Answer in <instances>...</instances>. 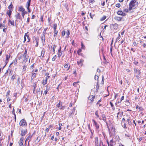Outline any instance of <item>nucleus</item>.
I'll list each match as a JSON object with an SVG mask.
<instances>
[{
	"label": "nucleus",
	"instance_id": "nucleus-1",
	"mask_svg": "<svg viewBox=\"0 0 146 146\" xmlns=\"http://www.w3.org/2000/svg\"><path fill=\"white\" fill-rule=\"evenodd\" d=\"M138 5V3L137 0H132L129 4V10H131L135 9Z\"/></svg>",
	"mask_w": 146,
	"mask_h": 146
},
{
	"label": "nucleus",
	"instance_id": "nucleus-2",
	"mask_svg": "<svg viewBox=\"0 0 146 146\" xmlns=\"http://www.w3.org/2000/svg\"><path fill=\"white\" fill-rule=\"evenodd\" d=\"M66 33V35L68 36L70 35V33L69 30L68 29L64 30L62 32V35L63 36L65 35Z\"/></svg>",
	"mask_w": 146,
	"mask_h": 146
},
{
	"label": "nucleus",
	"instance_id": "nucleus-3",
	"mask_svg": "<svg viewBox=\"0 0 146 146\" xmlns=\"http://www.w3.org/2000/svg\"><path fill=\"white\" fill-rule=\"evenodd\" d=\"M19 125L21 126H26L27 125V123L25 120L24 119L21 120L20 122Z\"/></svg>",
	"mask_w": 146,
	"mask_h": 146
},
{
	"label": "nucleus",
	"instance_id": "nucleus-4",
	"mask_svg": "<svg viewBox=\"0 0 146 146\" xmlns=\"http://www.w3.org/2000/svg\"><path fill=\"white\" fill-rule=\"evenodd\" d=\"M27 133V130L26 129H22L21 131V135L22 136H23Z\"/></svg>",
	"mask_w": 146,
	"mask_h": 146
},
{
	"label": "nucleus",
	"instance_id": "nucleus-5",
	"mask_svg": "<svg viewBox=\"0 0 146 146\" xmlns=\"http://www.w3.org/2000/svg\"><path fill=\"white\" fill-rule=\"evenodd\" d=\"M117 14L118 15H122L123 16H125L126 15V14L121 11H118L117 12Z\"/></svg>",
	"mask_w": 146,
	"mask_h": 146
},
{
	"label": "nucleus",
	"instance_id": "nucleus-6",
	"mask_svg": "<svg viewBox=\"0 0 146 146\" xmlns=\"http://www.w3.org/2000/svg\"><path fill=\"white\" fill-rule=\"evenodd\" d=\"M32 136V135H31V134H29L27 136V138L26 139L25 142H26V141H27L29 140V143H28V146L29 145V142L31 140V138Z\"/></svg>",
	"mask_w": 146,
	"mask_h": 146
},
{
	"label": "nucleus",
	"instance_id": "nucleus-7",
	"mask_svg": "<svg viewBox=\"0 0 146 146\" xmlns=\"http://www.w3.org/2000/svg\"><path fill=\"white\" fill-rule=\"evenodd\" d=\"M31 2H27L26 5V7L27 8V9L28 11V12H31L30 10L29 9V7L30 5Z\"/></svg>",
	"mask_w": 146,
	"mask_h": 146
},
{
	"label": "nucleus",
	"instance_id": "nucleus-8",
	"mask_svg": "<svg viewBox=\"0 0 146 146\" xmlns=\"http://www.w3.org/2000/svg\"><path fill=\"white\" fill-rule=\"evenodd\" d=\"M95 97L94 96L90 95L88 97V100H90L91 102H92L94 100Z\"/></svg>",
	"mask_w": 146,
	"mask_h": 146
},
{
	"label": "nucleus",
	"instance_id": "nucleus-9",
	"mask_svg": "<svg viewBox=\"0 0 146 146\" xmlns=\"http://www.w3.org/2000/svg\"><path fill=\"white\" fill-rule=\"evenodd\" d=\"M84 60L82 59H80L79 61H77V64L80 66H82V63L84 62Z\"/></svg>",
	"mask_w": 146,
	"mask_h": 146
},
{
	"label": "nucleus",
	"instance_id": "nucleus-10",
	"mask_svg": "<svg viewBox=\"0 0 146 146\" xmlns=\"http://www.w3.org/2000/svg\"><path fill=\"white\" fill-rule=\"evenodd\" d=\"M23 139L24 138L23 137H22L20 138L19 143L20 146H23Z\"/></svg>",
	"mask_w": 146,
	"mask_h": 146
},
{
	"label": "nucleus",
	"instance_id": "nucleus-11",
	"mask_svg": "<svg viewBox=\"0 0 146 146\" xmlns=\"http://www.w3.org/2000/svg\"><path fill=\"white\" fill-rule=\"evenodd\" d=\"M19 11H21L22 12H24L25 11V9L22 6H20L19 7Z\"/></svg>",
	"mask_w": 146,
	"mask_h": 146
},
{
	"label": "nucleus",
	"instance_id": "nucleus-12",
	"mask_svg": "<svg viewBox=\"0 0 146 146\" xmlns=\"http://www.w3.org/2000/svg\"><path fill=\"white\" fill-rule=\"evenodd\" d=\"M92 121L94 122V125L95 127H96V129H98L99 128V126L97 123L94 119L92 120Z\"/></svg>",
	"mask_w": 146,
	"mask_h": 146
},
{
	"label": "nucleus",
	"instance_id": "nucleus-13",
	"mask_svg": "<svg viewBox=\"0 0 146 146\" xmlns=\"http://www.w3.org/2000/svg\"><path fill=\"white\" fill-rule=\"evenodd\" d=\"M16 19H20L21 18V16L20 14L18 13L17 14H16L15 15Z\"/></svg>",
	"mask_w": 146,
	"mask_h": 146
},
{
	"label": "nucleus",
	"instance_id": "nucleus-14",
	"mask_svg": "<svg viewBox=\"0 0 146 146\" xmlns=\"http://www.w3.org/2000/svg\"><path fill=\"white\" fill-rule=\"evenodd\" d=\"M95 142L96 146H98V137H96Z\"/></svg>",
	"mask_w": 146,
	"mask_h": 146
},
{
	"label": "nucleus",
	"instance_id": "nucleus-15",
	"mask_svg": "<svg viewBox=\"0 0 146 146\" xmlns=\"http://www.w3.org/2000/svg\"><path fill=\"white\" fill-rule=\"evenodd\" d=\"M134 72L135 73L138 74L139 75L140 74L141 72L139 70H137L136 69H134Z\"/></svg>",
	"mask_w": 146,
	"mask_h": 146
},
{
	"label": "nucleus",
	"instance_id": "nucleus-16",
	"mask_svg": "<svg viewBox=\"0 0 146 146\" xmlns=\"http://www.w3.org/2000/svg\"><path fill=\"white\" fill-rule=\"evenodd\" d=\"M6 26L4 24L0 23V29H3L6 27Z\"/></svg>",
	"mask_w": 146,
	"mask_h": 146
},
{
	"label": "nucleus",
	"instance_id": "nucleus-17",
	"mask_svg": "<svg viewBox=\"0 0 146 146\" xmlns=\"http://www.w3.org/2000/svg\"><path fill=\"white\" fill-rule=\"evenodd\" d=\"M36 74L35 73H32V75L31 77L32 80H33L34 78H35L36 77Z\"/></svg>",
	"mask_w": 146,
	"mask_h": 146
},
{
	"label": "nucleus",
	"instance_id": "nucleus-18",
	"mask_svg": "<svg viewBox=\"0 0 146 146\" xmlns=\"http://www.w3.org/2000/svg\"><path fill=\"white\" fill-rule=\"evenodd\" d=\"M47 80H46V79H45L42 82V84H43V85H45L47 84Z\"/></svg>",
	"mask_w": 146,
	"mask_h": 146
},
{
	"label": "nucleus",
	"instance_id": "nucleus-19",
	"mask_svg": "<svg viewBox=\"0 0 146 146\" xmlns=\"http://www.w3.org/2000/svg\"><path fill=\"white\" fill-rule=\"evenodd\" d=\"M12 12V10H8L7 12V13L9 15V17H10V15L11 14V13Z\"/></svg>",
	"mask_w": 146,
	"mask_h": 146
},
{
	"label": "nucleus",
	"instance_id": "nucleus-20",
	"mask_svg": "<svg viewBox=\"0 0 146 146\" xmlns=\"http://www.w3.org/2000/svg\"><path fill=\"white\" fill-rule=\"evenodd\" d=\"M115 19L116 20H117L118 21H121V19L122 18L121 17H115Z\"/></svg>",
	"mask_w": 146,
	"mask_h": 146
},
{
	"label": "nucleus",
	"instance_id": "nucleus-21",
	"mask_svg": "<svg viewBox=\"0 0 146 146\" xmlns=\"http://www.w3.org/2000/svg\"><path fill=\"white\" fill-rule=\"evenodd\" d=\"M70 67V66H68V64H66L64 65V67L65 68H67V70H68L69 69Z\"/></svg>",
	"mask_w": 146,
	"mask_h": 146
},
{
	"label": "nucleus",
	"instance_id": "nucleus-22",
	"mask_svg": "<svg viewBox=\"0 0 146 146\" xmlns=\"http://www.w3.org/2000/svg\"><path fill=\"white\" fill-rule=\"evenodd\" d=\"M102 120L105 122L106 121V118L105 115L104 114H103L102 115Z\"/></svg>",
	"mask_w": 146,
	"mask_h": 146
},
{
	"label": "nucleus",
	"instance_id": "nucleus-23",
	"mask_svg": "<svg viewBox=\"0 0 146 146\" xmlns=\"http://www.w3.org/2000/svg\"><path fill=\"white\" fill-rule=\"evenodd\" d=\"M127 121L128 123V124L129 125H131L132 124L131 121L130 120L129 118H127Z\"/></svg>",
	"mask_w": 146,
	"mask_h": 146
},
{
	"label": "nucleus",
	"instance_id": "nucleus-24",
	"mask_svg": "<svg viewBox=\"0 0 146 146\" xmlns=\"http://www.w3.org/2000/svg\"><path fill=\"white\" fill-rule=\"evenodd\" d=\"M13 6L12 4L10 5L8 7V8L9 9V10H12Z\"/></svg>",
	"mask_w": 146,
	"mask_h": 146
},
{
	"label": "nucleus",
	"instance_id": "nucleus-25",
	"mask_svg": "<svg viewBox=\"0 0 146 146\" xmlns=\"http://www.w3.org/2000/svg\"><path fill=\"white\" fill-rule=\"evenodd\" d=\"M27 13L26 11H25L24 12H22L21 13V15L24 18V17L25 15L27 14Z\"/></svg>",
	"mask_w": 146,
	"mask_h": 146
},
{
	"label": "nucleus",
	"instance_id": "nucleus-26",
	"mask_svg": "<svg viewBox=\"0 0 146 146\" xmlns=\"http://www.w3.org/2000/svg\"><path fill=\"white\" fill-rule=\"evenodd\" d=\"M106 18V17L105 16H103L100 19V21H102L104 20Z\"/></svg>",
	"mask_w": 146,
	"mask_h": 146
},
{
	"label": "nucleus",
	"instance_id": "nucleus-27",
	"mask_svg": "<svg viewBox=\"0 0 146 146\" xmlns=\"http://www.w3.org/2000/svg\"><path fill=\"white\" fill-rule=\"evenodd\" d=\"M28 59V58L27 57L24 58L23 60V62L25 63L27 61Z\"/></svg>",
	"mask_w": 146,
	"mask_h": 146
},
{
	"label": "nucleus",
	"instance_id": "nucleus-28",
	"mask_svg": "<svg viewBox=\"0 0 146 146\" xmlns=\"http://www.w3.org/2000/svg\"><path fill=\"white\" fill-rule=\"evenodd\" d=\"M81 48L82 49H84L85 48V46L83 44V43L82 42L81 43Z\"/></svg>",
	"mask_w": 146,
	"mask_h": 146
},
{
	"label": "nucleus",
	"instance_id": "nucleus-29",
	"mask_svg": "<svg viewBox=\"0 0 146 146\" xmlns=\"http://www.w3.org/2000/svg\"><path fill=\"white\" fill-rule=\"evenodd\" d=\"M9 22L12 25L14 26V21H9Z\"/></svg>",
	"mask_w": 146,
	"mask_h": 146
},
{
	"label": "nucleus",
	"instance_id": "nucleus-30",
	"mask_svg": "<svg viewBox=\"0 0 146 146\" xmlns=\"http://www.w3.org/2000/svg\"><path fill=\"white\" fill-rule=\"evenodd\" d=\"M12 113L14 115H15V120H16V115H15V113L14 109V108H13V111H12Z\"/></svg>",
	"mask_w": 146,
	"mask_h": 146
},
{
	"label": "nucleus",
	"instance_id": "nucleus-31",
	"mask_svg": "<svg viewBox=\"0 0 146 146\" xmlns=\"http://www.w3.org/2000/svg\"><path fill=\"white\" fill-rule=\"evenodd\" d=\"M57 24H54L53 25V27H54V30H56V27H57Z\"/></svg>",
	"mask_w": 146,
	"mask_h": 146
},
{
	"label": "nucleus",
	"instance_id": "nucleus-32",
	"mask_svg": "<svg viewBox=\"0 0 146 146\" xmlns=\"http://www.w3.org/2000/svg\"><path fill=\"white\" fill-rule=\"evenodd\" d=\"M56 55L54 56L52 58V61H54L55 59H56Z\"/></svg>",
	"mask_w": 146,
	"mask_h": 146
},
{
	"label": "nucleus",
	"instance_id": "nucleus-33",
	"mask_svg": "<svg viewBox=\"0 0 146 146\" xmlns=\"http://www.w3.org/2000/svg\"><path fill=\"white\" fill-rule=\"evenodd\" d=\"M10 58V56L9 55H6V60H9V59Z\"/></svg>",
	"mask_w": 146,
	"mask_h": 146
},
{
	"label": "nucleus",
	"instance_id": "nucleus-34",
	"mask_svg": "<svg viewBox=\"0 0 146 146\" xmlns=\"http://www.w3.org/2000/svg\"><path fill=\"white\" fill-rule=\"evenodd\" d=\"M58 33V31L56 30H54V36H56L57 35Z\"/></svg>",
	"mask_w": 146,
	"mask_h": 146
},
{
	"label": "nucleus",
	"instance_id": "nucleus-35",
	"mask_svg": "<svg viewBox=\"0 0 146 146\" xmlns=\"http://www.w3.org/2000/svg\"><path fill=\"white\" fill-rule=\"evenodd\" d=\"M48 89H46V90H45L44 92V94H45V95H46L47 93V92H48Z\"/></svg>",
	"mask_w": 146,
	"mask_h": 146
},
{
	"label": "nucleus",
	"instance_id": "nucleus-36",
	"mask_svg": "<svg viewBox=\"0 0 146 146\" xmlns=\"http://www.w3.org/2000/svg\"><path fill=\"white\" fill-rule=\"evenodd\" d=\"M56 47V45L54 44L53 46V47H52L53 50V52H54L55 51V50Z\"/></svg>",
	"mask_w": 146,
	"mask_h": 146
},
{
	"label": "nucleus",
	"instance_id": "nucleus-37",
	"mask_svg": "<svg viewBox=\"0 0 146 146\" xmlns=\"http://www.w3.org/2000/svg\"><path fill=\"white\" fill-rule=\"evenodd\" d=\"M121 37H117V38H116V41H119L120 40H121Z\"/></svg>",
	"mask_w": 146,
	"mask_h": 146
},
{
	"label": "nucleus",
	"instance_id": "nucleus-38",
	"mask_svg": "<svg viewBox=\"0 0 146 146\" xmlns=\"http://www.w3.org/2000/svg\"><path fill=\"white\" fill-rule=\"evenodd\" d=\"M41 39L42 42L43 43L45 42V37H41Z\"/></svg>",
	"mask_w": 146,
	"mask_h": 146
},
{
	"label": "nucleus",
	"instance_id": "nucleus-39",
	"mask_svg": "<svg viewBox=\"0 0 146 146\" xmlns=\"http://www.w3.org/2000/svg\"><path fill=\"white\" fill-rule=\"evenodd\" d=\"M124 11L125 12L127 13L129 12V11H130V10H129V9H124Z\"/></svg>",
	"mask_w": 146,
	"mask_h": 146
},
{
	"label": "nucleus",
	"instance_id": "nucleus-40",
	"mask_svg": "<svg viewBox=\"0 0 146 146\" xmlns=\"http://www.w3.org/2000/svg\"><path fill=\"white\" fill-rule=\"evenodd\" d=\"M95 114L96 115V117H97L99 118V115H98V112L97 111H96L95 112Z\"/></svg>",
	"mask_w": 146,
	"mask_h": 146
},
{
	"label": "nucleus",
	"instance_id": "nucleus-41",
	"mask_svg": "<svg viewBox=\"0 0 146 146\" xmlns=\"http://www.w3.org/2000/svg\"><path fill=\"white\" fill-rule=\"evenodd\" d=\"M121 41L120 43L121 44L123 43L124 40H125V38H121Z\"/></svg>",
	"mask_w": 146,
	"mask_h": 146
},
{
	"label": "nucleus",
	"instance_id": "nucleus-42",
	"mask_svg": "<svg viewBox=\"0 0 146 146\" xmlns=\"http://www.w3.org/2000/svg\"><path fill=\"white\" fill-rule=\"evenodd\" d=\"M115 6L116 7L119 8L120 7V4L119 3H117L116 4Z\"/></svg>",
	"mask_w": 146,
	"mask_h": 146
},
{
	"label": "nucleus",
	"instance_id": "nucleus-43",
	"mask_svg": "<svg viewBox=\"0 0 146 146\" xmlns=\"http://www.w3.org/2000/svg\"><path fill=\"white\" fill-rule=\"evenodd\" d=\"M15 75H13L11 77V79L12 80H14L15 78Z\"/></svg>",
	"mask_w": 146,
	"mask_h": 146
},
{
	"label": "nucleus",
	"instance_id": "nucleus-44",
	"mask_svg": "<svg viewBox=\"0 0 146 146\" xmlns=\"http://www.w3.org/2000/svg\"><path fill=\"white\" fill-rule=\"evenodd\" d=\"M98 76L97 75H95L94 77V79L95 80H98Z\"/></svg>",
	"mask_w": 146,
	"mask_h": 146
},
{
	"label": "nucleus",
	"instance_id": "nucleus-45",
	"mask_svg": "<svg viewBox=\"0 0 146 146\" xmlns=\"http://www.w3.org/2000/svg\"><path fill=\"white\" fill-rule=\"evenodd\" d=\"M60 106V101L59 102V103L57 105H56V106L58 108H59L60 107V106Z\"/></svg>",
	"mask_w": 146,
	"mask_h": 146
},
{
	"label": "nucleus",
	"instance_id": "nucleus-46",
	"mask_svg": "<svg viewBox=\"0 0 146 146\" xmlns=\"http://www.w3.org/2000/svg\"><path fill=\"white\" fill-rule=\"evenodd\" d=\"M123 112H121L120 113V114H119V116L120 117H121L123 115Z\"/></svg>",
	"mask_w": 146,
	"mask_h": 146
},
{
	"label": "nucleus",
	"instance_id": "nucleus-47",
	"mask_svg": "<svg viewBox=\"0 0 146 146\" xmlns=\"http://www.w3.org/2000/svg\"><path fill=\"white\" fill-rule=\"evenodd\" d=\"M89 2L90 3H92L95 2V1L94 0H89Z\"/></svg>",
	"mask_w": 146,
	"mask_h": 146
},
{
	"label": "nucleus",
	"instance_id": "nucleus-48",
	"mask_svg": "<svg viewBox=\"0 0 146 146\" xmlns=\"http://www.w3.org/2000/svg\"><path fill=\"white\" fill-rule=\"evenodd\" d=\"M40 90V88L37 89L36 91V93L38 92H39Z\"/></svg>",
	"mask_w": 146,
	"mask_h": 146
},
{
	"label": "nucleus",
	"instance_id": "nucleus-49",
	"mask_svg": "<svg viewBox=\"0 0 146 146\" xmlns=\"http://www.w3.org/2000/svg\"><path fill=\"white\" fill-rule=\"evenodd\" d=\"M26 67H27V66L25 65H24L23 66V70L24 71H25L26 70Z\"/></svg>",
	"mask_w": 146,
	"mask_h": 146
},
{
	"label": "nucleus",
	"instance_id": "nucleus-50",
	"mask_svg": "<svg viewBox=\"0 0 146 146\" xmlns=\"http://www.w3.org/2000/svg\"><path fill=\"white\" fill-rule=\"evenodd\" d=\"M78 82H74L73 83V85L74 86H76V84L78 83Z\"/></svg>",
	"mask_w": 146,
	"mask_h": 146
},
{
	"label": "nucleus",
	"instance_id": "nucleus-51",
	"mask_svg": "<svg viewBox=\"0 0 146 146\" xmlns=\"http://www.w3.org/2000/svg\"><path fill=\"white\" fill-rule=\"evenodd\" d=\"M90 17L92 18H93V17L94 16V15H92L91 13H90Z\"/></svg>",
	"mask_w": 146,
	"mask_h": 146
},
{
	"label": "nucleus",
	"instance_id": "nucleus-52",
	"mask_svg": "<svg viewBox=\"0 0 146 146\" xmlns=\"http://www.w3.org/2000/svg\"><path fill=\"white\" fill-rule=\"evenodd\" d=\"M110 104L111 107H114V106H113V103H112V102H110Z\"/></svg>",
	"mask_w": 146,
	"mask_h": 146
},
{
	"label": "nucleus",
	"instance_id": "nucleus-53",
	"mask_svg": "<svg viewBox=\"0 0 146 146\" xmlns=\"http://www.w3.org/2000/svg\"><path fill=\"white\" fill-rule=\"evenodd\" d=\"M23 56L24 57V58L27 57V54L24 53L23 54Z\"/></svg>",
	"mask_w": 146,
	"mask_h": 146
},
{
	"label": "nucleus",
	"instance_id": "nucleus-54",
	"mask_svg": "<svg viewBox=\"0 0 146 146\" xmlns=\"http://www.w3.org/2000/svg\"><path fill=\"white\" fill-rule=\"evenodd\" d=\"M35 89L36 88H33V93L34 94H36Z\"/></svg>",
	"mask_w": 146,
	"mask_h": 146
},
{
	"label": "nucleus",
	"instance_id": "nucleus-55",
	"mask_svg": "<svg viewBox=\"0 0 146 146\" xmlns=\"http://www.w3.org/2000/svg\"><path fill=\"white\" fill-rule=\"evenodd\" d=\"M9 61L8 60H6L5 61V66H6Z\"/></svg>",
	"mask_w": 146,
	"mask_h": 146
},
{
	"label": "nucleus",
	"instance_id": "nucleus-56",
	"mask_svg": "<svg viewBox=\"0 0 146 146\" xmlns=\"http://www.w3.org/2000/svg\"><path fill=\"white\" fill-rule=\"evenodd\" d=\"M100 72H101L100 70L98 68L97 69V72H98L99 73H100Z\"/></svg>",
	"mask_w": 146,
	"mask_h": 146
},
{
	"label": "nucleus",
	"instance_id": "nucleus-57",
	"mask_svg": "<svg viewBox=\"0 0 146 146\" xmlns=\"http://www.w3.org/2000/svg\"><path fill=\"white\" fill-rule=\"evenodd\" d=\"M6 29H7V28H6V27L5 28H3V31L4 32H6Z\"/></svg>",
	"mask_w": 146,
	"mask_h": 146
},
{
	"label": "nucleus",
	"instance_id": "nucleus-58",
	"mask_svg": "<svg viewBox=\"0 0 146 146\" xmlns=\"http://www.w3.org/2000/svg\"><path fill=\"white\" fill-rule=\"evenodd\" d=\"M124 99V96H122L121 97V101H120V102L122 100H123Z\"/></svg>",
	"mask_w": 146,
	"mask_h": 146
},
{
	"label": "nucleus",
	"instance_id": "nucleus-59",
	"mask_svg": "<svg viewBox=\"0 0 146 146\" xmlns=\"http://www.w3.org/2000/svg\"><path fill=\"white\" fill-rule=\"evenodd\" d=\"M108 146H113V143H110L109 145Z\"/></svg>",
	"mask_w": 146,
	"mask_h": 146
},
{
	"label": "nucleus",
	"instance_id": "nucleus-60",
	"mask_svg": "<svg viewBox=\"0 0 146 146\" xmlns=\"http://www.w3.org/2000/svg\"><path fill=\"white\" fill-rule=\"evenodd\" d=\"M139 75H136V77H137V78L138 79H139Z\"/></svg>",
	"mask_w": 146,
	"mask_h": 146
},
{
	"label": "nucleus",
	"instance_id": "nucleus-61",
	"mask_svg": "<svg viewBox=\"0 0 146 146\" xmlns=\"http://www.w3.org/2000/svg\"><path fill=\"white\" fill-rule=\"evenodd\" d=\"M81 51V50L80 49L78 51H77V53L78 54H79V53Z\"/></svg>",
	"mask_w": 146,
	"mask_h": 146
},
{
	"label": "nucleus",
	"instance_id": "nucleus-62",
	"mask_svg": "<svg viewBox=\"0 0 146 146\" xmlns=\"http://www.w3.org/2000/svg\"><path fill=\"white\" fill-rule=\"evenodd\" d=\"M27 37V39H28V40H27V42H29L30 41V37Z\"/></svg>",
	"mask_w": 146,
	"mask_h": 146
},
{
	"label": "nucleus",
	"instance_id": "nucleus-63",
	"mask_svg": "<svg viewBox=\"0 0 146 146\" xmlns=\"http://www.w3.org/2000/svg\"><path fill=\"white\" fill-rule=\"evenodd\" d=\"M133 45L134 46H136V45H137V44H136V43L134 41L133 42Z\"/></svg>",
	"mask_w": 146,
	"mask_h": 146
},
{
	"label": "nucleus",
	"instance_id": "nucleus-64",
	"mask_svg": "<svg viewBox=\"0 0 146 146\" xmlns=\"http://www.w3.org/2000/svg\"><path fill=\"white\" fill-rule=\"evenodd\" d=\"M35 17V15H33L32 16V19H34Z\"/></svg>",
	"mask_w": 146,
	"mask_h": 146
}]
</instances>
